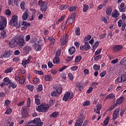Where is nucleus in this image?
Listing matches in <instances>:
<instances>
[{
  "instance_id": "obj_45",
  "label": "nucleus",
  "mask_w": 126,
  "mask_h": 126,
  "mask_svg": "<svg viewBox=\"0 0 126 126\" xmlns=\"http://www.w3.org/2000/svg\"><path fill=\"white\" fill-rule=\"evenodd\" d=\"M19 82V83L22 85H23V84H24V82H25V77H23L22 78L20 79Z\"/></svg>"
},
{
  "instance_id": "obj_27",
  "label": "nucleus",
  "mask_w": 126,
  "mask_h": 126,
  "mask_svg": "<svg viewBox=\"0 0 126 126\" xmlns=\"http://www.w3.org/2000/svg\"><path fill=\"white\" fill-rule=\"evenodd\" d=\"M22 25H23L24 27H22V30H25L26 29H27V27L30 25V23H27L25 21H23Z\"/></svg>"
},
{
  "instance_id": "obj_6",
  "label": "nucleus",
  "mask_w": 126,
  "mask_h": 126,
  "mask_svg": "<svg viewBox=\"0 0 126 126\" xmlns=\"http://www.w3.org/2000/svg\"><path fill=\"white\" fill-rule=\"evenodd\" d=\"M72 98H73V94H70V92H67L63 95V100L65 101V102H66V101H67L68 99L69 100H71Z\"/></svg>"
},
{
  "instance_id": "obj_52",
  "label": "nucleus",
  "mask_w": 126,
  "mask_h": 126,
  "mask_svg": "<svg viewBox=\"0 0 126 126\" xmlns=\"http://www.w3.org/2000/svg\"><path fill=\"white\" fill-rule=\"evenodd\" d=\"M30 104H31V98L29 97L27 102V108H29V107H30Z\"/></svg>"
},
{
  "instance_id": "obj_53",
  "label": "nucleus",
  "mask_w": 126,
  "mask_h": 126,
  "mask_svg": "<svg viewBox=\"0 0 126 126\" xmlns=\"http://www.w3.org/2000/svg\"><path fill=\"white\" fill-rule=\"evenodd\" d=\"M20 6L22 9H23V10H24V9H25V2L22 1L21 3Z\"/></svg>"
},
{
  "instance_id": "obj_20",
  "label": "nucleus",
  "mask_w": 126,
  "mask_h": 126,
  "mask_svg": "<svg viewBox=\"0 0 126 126\" xmlns=\"http://www.w3.org/2000/svg\"><path fill=\"white\" fill-rule=\"evenodd\" d=\"M123 49H124L123 45H116L114 48V52L118 53V52H121Z\"/></svg>"
},
{
  "instance_id": "obj_15",
  "label": "nucleus",
  "mask_w": 126,
  "mask_h": 126,
  "mask_svg": "<svg viewBox=\"0 0 126 126\" xmlns=\"http://www.w3.org/2000/svg\"><path fill=\"white\" fill-rule=\"evenodd\" d=\"M68 40V34H65V36H63V38L61 39V40L62 41L61 42V46H64L65 44H66V42H67V40Z\"/></svg>"
},
{
  "instance_id": "obj_4",
  "label": "nucleus",
  "mask_w": 126,
  "mask_h": 126,
  "mask_svg": "<svg viewBox=\"0 0 126 126\" xmlns=\"http://www.w3.org/2000/svg\"><path fill=\"white\" fill-rule=\"evenodd\" d=\"M17 44L18 46L21 48H22V47L25 46L26 43H25V41H24V37L23 36L20 35L18 37Z\"/></svg>"
},
{
  "instance_id": "obj_14",
  "label": "nucleus",
  "mask_w": 126,
  "mask_h": 126,
  "mask_svg": "<svg viewBox=\"0 0 126 126\" xmlns=\"http://www.w3.org/2000/svg\"><path fill=\"white\" fill-rule=\"evenodd\" d=\"M22 119H26L27 117V112L29 111V108H26V107H23L22 109Z\"/></svg>"
},
{
  "instance_id": "obj_2",
  "label": "nucleus",
  "mask_w": 126,
  "mask_h": 126,
  "mask_svg": "<svg viewBox=\"0 0 126 126\" xmlns=\"http://www.w3.org/2000/svg\"><path fill=\"white\" fill-rule=\"evenodd\" d=\"M0 20V30H3L4 27L6 26L7 24V21H6V18L5 17L1 16Z\"/></svg>"
},
{
  "instance_id": "obj_22",
  "label": "nucleus",
  "mask_w": 126,
  "mask_h": 126,
  "mask_svg": "<svg viewBox=\"0 0 126 126\" xmlns=\"http://www.w3.org/2000/svg\"><path fill=\"white\" fill-rule=\"evenodd\" d=\"M126 6L125 5L124 2H122L120 5V7L119 8V11L120 12H126Z\"/></svg>"
},
{
  "instance_id": "obj_28",
  "label": "nucleus",
  "mask_w": 126,
  "mask_h": 126,
  "mask_svg": "<svg viewBox=\"0 0 126 126\" xmlns=\"http://www.w3.org/2000/svg\"><path fill=\"white\" fill-rule=\"evenodd\" d=\"M76 86L78 88L79 91H82V90H83V84L82 83L76 84Z\"/></svg>"
},
{
  "instance_id": "obj_1",
  "label": "nucleus",
  "mask_w": 126,
  "mask_h": 126,
  "mask_svg": "<svg viewBox=\"0 0 126 126\" xmlns=\"http://www.w3.org/2000/svg\"><path fill=\"white\" fill-rule=\"evenodd\" d=\"M49 108H50V106L48 104L42 103L36 107V110L37 112L46 113L49 110Z\"/></svg>"
},
{
  "instance_id": "obj_58",
  "label": "nucleus",
  "mask_w": 126,
  "mask_h": 126,
  "mask_svg": "<svg viewBox=\"0 0 126 126\" xmlns=\"http://www.w3.org/2000/svg\"><path fill=\"white\" fill-rule=\"evenodd\" d=\"M91 35H87L85 37V38L84 39V41H89L92 38Z\"/></svg>"
},
{
  "instance_id": "obj_48",
  "label": "nucleus",
  "mask_w": 126,
  "mask_h": 126,
  "mask_svg": "<svg viewBox=\"0 0 126 126\" xmlns=\"http://www.w3.org/2000/svg\"><path fill=\"white\" fill-rule=\"evenodd\" d=\"M82 59V57L81 56H77L75 59V62L76 63H79Z\"/></svg>"
},
{
  "instance_id": "obj_56",
  "label": "nucleus",
  "mask_w": 126,
  "mask_h": 126,
  "mask_svg": "<svg viewBox=\"0 0 126 126\" xmlns=\"http://www.w3.org/2000/svg\"><path fill=\"white\" fill-rule=\"evenodd\" d=\"M99 46V41H96L95 44L93 46V49H96Z\"/></svg>"
},
{
  "instance_id": "obj_16",
  "label": "nucleus",
  "mask_w": 126,
  "mask_h": 126,
  "mask_svg": "<svg viewBox=\"0 0 126 126\" xmlns=\"http://www.w3.org/2000/svg\"><path fill=\"white\" fill-rule=\"evenodd\" d=\"M33 48H34L36 52H40V51L42 50V46L41 45V44H39V42H38L37 43H35L33 45Z\"/></svg>"
},
{
  "instance_id": "obj_42",
  "label": "nucleus",
  "mask_w": 126,
  "mask_h": 126,
  "mask_svg": "<svg viewBox=\"0 0 126 126\" xmlns=\"http://www.w3.org/2000/svg\"><path fill=\"white\" fill-rule=\"evenodd\" d=\"M53 63H60V59L59 58L55 57L53 60Z\"/></svg>"
},
{
  "instance_id": "obj_46",
  "label": "nucleus",
  "mask_w": 126,
  "mask_h": 126,
  "mask_svg": "<svg viewBox=\"0 0 126 126\" xmlns=\"http://www.w3.org/2000/svg\"><path fill=\"white\" fill-rule=\"evenodd\" d=\"M109 120H110V117H109L108 116H107L106 117V118L104 120V121H103V123L105 125V126H107L108 125V124H109Z\"/></svg>"
},
{
  "instance_id": "obj_44",
  "label": "nucleus",
  "mask_w": 126,
  "mask_h": 126,
  "mask_svg": "<svg viewBox=\"0 0 126 126\" xmlns=\"http://www.w3.org/2000/svg\"><path fill=\"white\" fill-rule=\"evenodd\" d=\"M61 54H62V51H61V49H59L58 50H57L56 53L55 57L60 58V56H61Z\"/></svg>"
},
{
  "instance_id": "obj_41",
  "label": "nucleus",
  "mask_w": 126,
  "mask_h": 126,
  "mask_svg": "<svg viewBox=\"0 0 126 126\" xmlns=\"http://www.w3.org/2000/svg\"><path fill=\"white\" fill-rule=\"evenodd\" d=\"M124 97L123 96L120 97L119 99L117 100V104H122L123 103V101H124Z\"/></svg>"
},
{
  "instance_id": "obj_26",
  "label": "nucleus",
  "mask_w": 126,
  "mask_h": 126,
  "mask_svg": "<svg viewBox=\"0 0 126 126\" xmlns=\"http://www.w3.org/2000/svg\"><path fill=\"white\" fill-rule=\"evenodd\" d=\"M56 92L60 94L61 93H63V88H62L61 86H56L54 88Z\"/></svg>"
},
{
  "instance_id": "obj_23",
  "label": "nucleus",
  "mask_w": 126,
  "mask_h": 126,
  "mask_svg": "<svg viewBox=\"0 0 126 126\" xmlns=\"http://www.w3.org/2000/svg\"><path fill=\"white\" fill-rule=\"evenodd\" d=\"M35 104L36 105H40L41 104V100H40V95L36 94L34 97Z\"/></svg>"
},
{
  "instance_id": "obj_29",
  "label": "nucleus",
  "mask_w": 126,
  "mask_h": 126,
  "mask_svg": "<svg viewBox=\"0 0 126 126\" xmlns=\"http://www.w3.org/2000/svg\"><path fill=\"white\" fill-rule=\"evenodd\" d=\"M115 97H116L115 94H114L111 93L107 95L106 98L104 99V101H106V100H107V99H114V98H115Z\"/></svg>"
},
{
  "instance_id": "obj_10",
  "label": "nucleus",
  "mask_w": 126,
  "mask_h": 126,
  "mask_svg": "<svg viewBox=\"0 0 126 126\" xmlns=\"http://www.w3.org/2000/svg\"><path fill=\"white\" fill-rule=\"evenodd\" d=\"M16 45H17V38L14 37L10 40L9 43V46L10 48H15Z\"/></svg>"
},
{
  "instance_id": "obj_31",
  "label": "nucleus",
  "mask_w": 126,
  "mask_h": 126,
  "mask_svg": "<svg viewBox=\"0 0 126 126\" xmlns=\"http://www.w3.org/2000/svg\"><path fill=\"white\" fill-rule=\"evenodd\" d=\"M30 51H31V46H27L24 48V52L25 54H27V53H28V52H30Z\"/></svg>"
},
{
  "instance_id": "obj_63",
  "label": "nucleus",
  "mask_w": 126,
  "mask_h": 126,
  "mask_svg": "<svg viewBox=\"0 0 126 126\" xmlns=\"http://www.w3.org/2000/svg\"><path fill=\"white\" fill-rule=\"evenodd\" d=\"M32 124V121H29L26 122L25 126H32V125H31Z\"/></svg>"
},
{
  "instance_id": "obj_3",
  "label": "nucleus",
  "mask_w": 126,
  "mask_h": 126,
  "mask_svg": "<svg viewBox=\"0 0 126 126\" xmlns=\"http://www.w3.org/2000/svg\"><path fill=\"white\" fill-rule=\"evenodd\" d=\"M38 5L40 6V9L42 12L46 11L47 8H48V4H47L46 1H44L42 0L38 1Z\"/></svg>"
},
{
  "instance_id": "obj_55",
  "label": "nucleus",
  "mask_w": 126,
  "mask_h": 126,
  "mask_svg": "<svg viewBox=\"0 0 126 126\" xmlns=\"http://www.w3.org/2000/svg\"><path fill=\"white\" fill-rule=\"evenodd\" d=\"M126 22L125 21H123L122 24V27L121 28L122 31H125V30L126 29Z\"/></svg>"
},
{
  "instance_id": "obj_47",
  "label": "nucleus",
  "mask_w": 126,
  "mask_h": 126,
  "mask_svg": "<svg viewBox=\"0 0 126 126\" xmlns=\"http://www.w3.org/2000/svg\"><path fill=\"white\" fill-rule=\"evenodd\" d=\"M9 86L10 87H12V88H13V89H14L15 88H16V86H17V85L13 82H10Z\"/></svg>"
},
{
  "instance_id": "obj_61",
  "label": "nucleus",
  "mask_w": 126,
  "mask_h": 126,
  "mask_svg": "<svg viewBox=\"0 0 126 126\" xmlns=\"http://www.w3.org/2000/svg\"><path fill=\"white\" fill-rule=\"evenodd\" d=\"M33 82L34 84L39 83V78H34L33 79Z\"/></svg>"
},
{
  "instance_id": "obj_43",
  "label": "nucleus",
  "mask_w": 126,
  "mask_h": 126,
  "mask_svg": "<svg viewBox=\"0 0 126 126\" xmlns=\"http://www.w3.org/2000/svg\"><path fill=\"white\" fill-rule=\"evenodd\" d=\"M75 34L77 36H79L80 35V28H76Z\"/></svg>"
},
{
  "instance_id": "obj_32",
  "label": "nucleus",
  "mask_w": 126,
  "mask_h": 126,
  "mask_svg": "<svg viewBox=\"0 0 126 126\" xmlns=\"http://www.w3.org/2000/svg\"><path fill=\"white\" fill-rule=\"evenodd\" d=\"M45 81H51L53 80V78L50 75H46L45 76Z\"/></svg>"
},
{
  "instance_id": "obj_8",
  "label": "nucleus",
  "mask_w": 126,
  "mask_h": 126,
  "mask_svg": "<svg viewBox=\"0 0 126 126\" xmlns=\"http://www.w3.org/2000/svg\"><path fill=\"white\" fill-rule=\"evenodd\" d=\"M80 50H81V51L84 50L86 51L90 50V44H89V43L86 42L84 45H80Z\"/></svg>"
},
{
  "instance_id": "obj_64",
  "label": "nucleus",
  "mask_w": 126,
  "mask_h": 126,
  "mask_svg": "<svg viewBox=\"0 0 126 126\" xmlns=\"http://www.w3.org/2000/svg\"><path fill=\"white\" fill-rule=\"evenodd\" d=\"M51 72L52 74H57V73L58 72V70L56 69H51Z\"/></svg>"
},
{
  "instance_id": "obj_50",
  "label": "nucleus",
  "mask_w": 126,
  "mask_h": 126,
  "mask_svg": "<svg viewBox=\"0 0 126 126\" xmlns=\"http://www.w3.org/2000/svg\"><path fill=\"white\" fill-rule=\"evenodd\" d=\"M12 70H13V68L11 67L9 68L6 69L4 71V72H5V73H9V72H11Z\"/></svg>"
},
{
  "instance_id": "obj_12",
  "label": "nucleus",
  "mask_w": 126,
  "mask_h": 126,
  "mask_svg": "<svg viewBox=\"0 0 126 126\" xmlns=\"http://www.w3.org/2000/svg\"><path fill=\"white\" fill-rule=\"evenodd\" d=\"M120 108H116L113 114V118L112 120L113 121H115V120H117L118 118H119V116H120Z\"/></svg>"
},
{
  "instance_id": "obj_30",
  "label": "nucleus",
  "mask_w": 126,
  "mask_h": 126,
  "mask_svg": "<svg viewBox=\"0 0 126 126\" xmlns=\"http://www.w3.org/2000/svg\"><path fill=\"white\" fill-rule=\"evenodd\" d=\"M112 11H113V8H112L111 7H108L106 9V12L107 15H108V16H110V15H111L112 13Z\"/></svg>"
},
{
  "instance_id": "obj_19",
  "label": "nucleus",
  "mask_w": 126,
  "mask_h": 126,
  "mask_svg": "<svg viewBox=\"0 0 126 126\" xmlns=\"http://www.w3.org/2000/svg\"><path fill=\"white\" fill-rule=\"evenodd\" d=\"M75 16H76V13H73L70 18L66 21V24H67L69 22H73V21L75 19Z\"/></svg>"
},
{
  "instance_id": "obj_11",
  "label": "nucleus",
  "mask_w": 126,
  "mask_h": 126,
  "mask_svg": "<svg viewBox=\"0 0 126 126\" xmlns=\"http://www.w3.org/2000/svg\"><path fill=\"white\" fill-rule=\"evenodd\" d=\"M10 83V80L8 77H5L3 79V82L0 84V87H4L5 85H8Z\"/></svg>"
},
{
  "instance_id": "obj_59",
  "label": "nucleus",
  "mask_w": 126,
  "mask_h": 126,
  "mask_svg": "<svg viewBox=\"0 0 126 126\" xmlns=\"http://www.w3.org/2000/svg\"><path fill=\"white\" fill-rule=\"evenodd\" d=\"M34 73L35 74H39V75H42L43 74V71H40V70H35L34 71Z\"/></svg>"
},
{
  "instance_id": "obj_57",
  "label": "nucleus",
  "mask_w": 126,
  "mask_h": 126,
  "mask_svg": "<svg viewBox=\"0 0 126 126\" xmlns=\"http://www.w3.org/2000/svg\"><path fill=\"white\" fill-rule=\"evenodd\" d=\"M1 36L2 38H5L6 37V32L4 31L1 32Z\"/></svg>"
},
{
  "instance_id": "obj_13",
  "label": "nucleus",
  "mask_w": 126,
  "mask_h": 126,
  "mask_svg": "<svg viewBox=\"0 0 126 126\" xmlns=\"http://www.w3.org/2000/svg\"><path fill=\"white\" fill-rule=\"evenodd\" d=\"M82 115L80 114L78 119L76 121L74 126H81L82 124H83V118L82 117Z\"/></svg>"
},
{
  "instance_id": "obj_7",
  "label": "nucleus",
  "mask_w": 126,
  "mask_h": 126,
  "mask_svg": "<svg viewBox=\"0 0 126 126\" xmlns=\"http://www.w3.org/2000/svg\"><path fill=\"white\" fill-rule=\"evenodd\" d=\"M18 17L17 15H14L12 17V18L11 19L10 21L9 25L11 26H16L17 25V21H18Z\"/></svg>"
},
{
  "instance_id": "obj_38",
  "label": "nucleus",
  "mask_w": 126,
  "mask_h": 126,
  "mask_svg": "<svg viewBox=\"0 0 126 126\" xmlns=\"http://www.w3.org/2000/svg\"><path fill=\"white\" fill-rule=\"evenodd\" d=\"M94 70L98 71L100 70V65L94 64L93 66Z\"/></svg>"
},
{
  "instance_id": "obj_51",
  "label": "nucleus",
  "mask_w": 126,
  "mask_h": 126,
  "mask_svg": "<svg viewBox=\"0 0 126 126\" xmlns=\"http://www.w3.org/2000/svg\"><path fill=\"white\" fill-rule=\"evenodd\" d=\"M69 11H73L74 10H76V6H72L68 8Z\"/></svg>"
},
{
  "instance_id": "obj_25",
  "label": "nucleus",
  "mask_w": 126,
  "mask_h": 126,
  "mask_svg": "<svg viewBox=\"0 0 126 126\" xmlns=\"http://www.w3.org/2000/svg\"><path fill=\"white\" fill-rule=\"evenodd\" d=\"M75 47L72 46L68 49V54L69 55H73L75 53Z\"/></svg>"
},
{
  "instance_id": "obj_49",
  "label": "nucleus",
  "mask_w": 126,
  "mask_h": 126,
  "mask_svg": "<svg viewBox=\"0 0 126 126\" xmlns=\"http://www.w3.org/2000/svg\"><path fill=\"white\" fill-rule=\"evenodd\" d=\"M101 52H102V49L101 48H100L99 49H97L95 53H94V56H98L99 55V54H101Z\"/></svg>"
},
{
  "instance_id": "obj_40",
  "label": "nucleus",
  "mask_w": 126,
  "mask_h": 126,
  "mask_svg": "<svg viewBox=\"0 0 126 126\" xmlns=\"http://www.w3.org/2000/svg\"><path fill=\"white\" fill-rule=\"evenodd\" d=\"M126 111V108H121L120 110V116L121 117H123L124 116V114H125V112Z\"/></svg>"
},
{
  "instance_id": "obj_39",
  "label": "nucleus",
  "mask_w": 126,
  "mask_h": 126,
  "mask_svg": "<svg viewBox=\"0 0 126 126\" xmlns=\"http://www.w3.org/2000/svg\"><path fill=\"white\" fill-rule=\"evenodd\" d=\"M58 116H59V112L55 111L51 114L50 118H57Z\"/></svg>"
},
{
  "instance_id": "obj_54",
  "label": "nucleus",
  "mask_w": 126,
  "mask_h": 126,
  "mask_svg": "<svg viewBox=\"0 0 126 126\" xmlns=\"http://www.w3.org/2000/svg\"><path fill=\"white\" fill-rule=\"evenodd\" d=\"M11 112H12V110L11 109V108H7L5 112V115H9L11 113Z\"/></svg>"
},
{
  "instance_id": "obj_24",
  "label": "nucleus",
  "mask_w": 126,
  "mask_h": 126,
  "mask_svg": "<svg viewBox=\"0 0 126 126\" xmlns=\"http://www.w3.org/2000/svg\"><path fill=\"white\" fill-rule=\"evenodd\" d=\"M31 59V57L29 58L27 60H24L22 62V64L24 67H26L27 65V63H29L30 62V60Z\"/></svg>"
},
{
  "instance_id": "obj_9",
  "label": "nucleus",
  "mask_w": 126,
  "mask_h": 126,
  "mask_svg": "<svg viewBox=\"0 0 126 126\" xmlns=\"http://www.w3.org/2000/svg\"><path fill=\"white\" fill-rule=\"evenodd\" d=\"M32 124H35L34 125L32 126H43V122H41V119L39 118H35L32 121Z\"/></svg>"
},
{
  "instance_id": "obj_60",
  "label": "nucleus",
  "mask_w": 126,
  "mask_h": 126,
  "mask_svg": "<svg viewBox=\"0 0 126 126\" xmlns=\"http://www.w3.org/2000/svg\"><path fill=\"white\" fill-rule=\"evenodd\" d=\"M77 69H78V66L77 65L71 67V70H72V71H76Z\"/></svg>"
},
{
  "instance_id": "obj_33",
  "label": "nucleus",
  "mask_w": 126,
  "mask_h": 126,
  "mask_svg": "<svg viewBox=\"0 0 126 126\" xmlns=\"http://www.w3.org/2000/svg\"><path fill=\"white\" fill-rule=\"evenodd\" d=\"M94 61L95 62H98L99 60H101L102 58V55H98L95 56V55L94 56Z\"/></svg>"
},
{
  "instance_id": "obj_36",
  "label": "nucleus",
  "mask_w": 126,
  "mask_h": 126,
  "mask_svg": "<svg viewBox=\"0 0 126 126\" xmlns=\"http://www.w3.org/2000/svg\"><path fill=\"white\" fill-rule=\"evenodd\" d=\"M83 12H86L89 9V6L88 4H85L83 5Z\"/></svg>"
},
{
  "instance_id": "obj_34",
  "label": "nucleus",
  "mask_w": 126,
  "mask_h": 126,
  "mask_svg": "<svg viewBox=\"0 0 126 126\" xmlns=\"http://www.w3.org/2000/svg\"><path fill=\"white\" fill-rule=\"evenodd\" d=\"M59 95H61V94H59L56 91H53L51 93V96L52 97H56L57 98H58V97H59Z\"/></svg>"
},
{
  "instance_id": "obj_37",
  "label": "nucleus",
  "mask_w": 126,
  "mask_h": 126,
  "mask_svg": "<svg viewBox=\"0 0 126 126\" xmlns=\"http://www.w3.org/2000/svg\"><path fill=\"white\" fill-rule=\"evenodd\" d=\"M36 90L37 92H42V91H43V85H39L38 87L36 88Z\"/></svg>"
},
{
  "instance_id": "obj_35",
  "label": "nucleus",
  "mask_w": 126,
  "mask_h": 126,
  "mask_svg": "<svg viewBox=\"0 0 126 126\" xmlns=\"http://www.w3.org/2000/svg\"><path fill=\"white\" fill-rule=\"evenodd\" d=\"M68 7H69L68 5L63 4L60 6L59 9L60 10H64V9H66V8H68Z\"/></svg>"
},
{
  "instance_id": "obj_5",
  "label": "nucleus",
  "mask_w": 126,
  "mask_h": 126,
  "mask_svg": "<svg viewBox=\"0 0 126 126\" xmlns=\"http://www.w3.org/2000/svg\"><path fill=\"white\" fill-rule=\"evenodd\" d=\"M126 81V75L124 74L122 75L121 76H119L117 79H115V83L116 84L120 83H124Z\"/></svg>"
},
{
  "instance_id": "obj_17",
  "label": "nucleus",
  "mask_w": 126,
  "mask_h": 126,
  "mask_svg": "<svg viewBox=\"0 0 126 126\" xmlns=\"http://www.w3.org/2000/svg\"><path fill=\"white\" fill-rule=\"evenodd\" d=\"M12 53H13L12 50H8L5 52L3 55V58H4L5 59H8V58H10V56H11V54H12Z\"/></svg>"
},
{
  "instance_id": "obj_18",
  "label": "nucleus",
  "mask_w": 126,
  "mask_h": 126,
  "mask_svg": "<svg viewBox=\"0 0 126 126\" xmlns=\"http://www.w3.org/2000/svg\"><path fill=\"white\" fill-rule=\"evenodd\" d=\"M121 13L117 9H114V10L113 11L112 14L111 15L112 17H113L114 18H118L119 16H120Z\"/></svg>"
},
{
  "instance_id": "obj_21",
  "label": "nucleus",
  "mask_w": 126,
  "mask_h": 126,
  "mask_svg": "<svg viewBox=\"0 0 126 126\" xmlns=\"http://www.w3.org/2000/svg\"><path fill=\"white\" fill-rule=\"evenodd\" d=\"M29 17V11L26 10V11L23 13L22 16L23 20H27Z\"/></svg>"
},
{
  "instance_id": "obj_62",
  "label": "nucleus",
  "mask_w": 126,
  "mask_h": 126,
  "mask_svg": "<svg viewBox=\"0 0 126 126\" xmlns=\"http://www.w3.org/2000/svg\"><path fill=\"white\" fill-rule=\"evenodd\" d=\"M90 105V101L87 100L85 101L83 103L84 107H86V106H89Z\"/></svg>"
}]
</instances>
